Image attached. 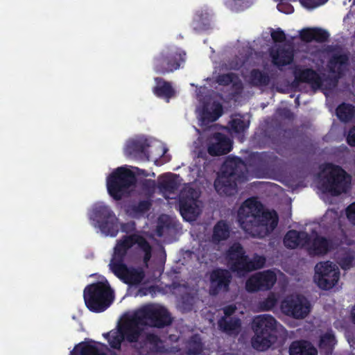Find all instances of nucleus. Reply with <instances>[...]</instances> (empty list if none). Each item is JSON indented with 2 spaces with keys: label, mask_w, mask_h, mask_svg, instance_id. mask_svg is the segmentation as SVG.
<instances>
[{
  "label": "nucleus",
  "mask_w": 355,
  "mask_h": 355,
  "mask_svg": "<svg viewBox=\"0 0 355 355\" xmlns=\"http://www.w3.org/2000/svg\"><path fill=\"white\" fill-rule=\"evenodd\" d=\"M135 245L144 252L143 262L148 267L153 248L146 239L138 233L123 236L117 241L109 263L110 271L123 283L132 286L139 285L145 277L142 268L128 267L125 263L128 250Z\"/></svg>",
  "instance_id": "obj_1"
},
{
  "label": "nucleus",
  "mask_w": 355,
  "mask_h": 355,
  "mask_svg": "<svg viewBox=\"0 0 355 355\" xmlns=\"http://www.w3.org/2000/svg\"><path fill=\"white\" fill-rule=\"evenodd\" d=\"M237 220L247 234L263 239L276 229L279 216L275 210L266 209L256 198H249L239 208Z\"/></svg>",
  "instance_id": "obj_2"
},
{
  "label": "nucleus",
  "mask_w": 355,
  "mask_h": 355,
  "mask_svg": "<svg viewBox=\"0 0 355 355\" xmlns=\"http://www.w3.org/2000/svg\"><path fill=\"white\" fill-rule=\"evenodd\" d=\"M324 54L329 56L327 67L331 73V77L324 78V75L322 77L311 69H298L295 71V79L309 83L314 89L319 88L327 89L335 87L337 78L347 69L349 55L342 49L330 46L317 52V55L320 58Z\"/></svg>",
  "instance_id": "obj_3"
},
{
  "label": "nucleus",
  "mask_w": 355,
  "mask_h": 355,
  "mask_svg": "<svg viewBox=\"0 0 355 355\" xmlns=\"http://www.w3.org/2000/svg\"><path fill=\"white\" fill-rule=\"evenodd\" d=\"M246 180L245 164L241 158L236 157L225 161L214 186L220 196H232L237 192V184Z\"/></svg>",
  "instance_id": "obj_4"
},
{
  "label": "nucleus",
  "mask_w": 355,
  "mask_h": 355,
  "mask_svg": "<svg viewBox=\"0 0 355 355\" xmlns=\"http://www.w3.org/2000/svg\"><path fill=\"white\" fill-rule=\"evenodd\" d=\"M228 269L238 277H245L250 272L264 267L265 257L254 254L250 258L243 246L239 242L231 244L224 254Z\"/></svg>",
  "instance_id": "obj_5"
},
{
  "label": "nucleus",
  "mask_w": 355,
  "mask_h": 355,
  "mask_svg": "<svg viewBox=\"0 0 355 355\" xmlns=\"http://www.w3.org/2000/svg\"><path fill=\"white\" fill-rule=\"evenodd\" d=\"M352 177L340 166L326 164L320 166L318 188L324 193L333 196L347 193L351 187Z\"/></svg>",
  "instance_id": "obj_6"
},
{
  "label": "nucleus",
  "mask_w": 355,
  "mask_h": 355,
  "mask_svg": "<svg viewBox=\"0 0 355 355\" xmlns=\"http://www.w3.org/2000/svg\"><path fill=\"white\" fill-rule=\"evenodd\" d=\"M267 134L272 148L280 155L286 156L288 151V107H279L276 110Z\"/></svg>",
  "instance_id": "obj_7"
},
{
  "label": "nucleus",
  "mask_w": 355,
  "mask_h": 355,
  "mask_svg": "<svg viewBox=\"0 0 355 355\" xmlns=\"http://www.w3.org/2000/svg\"><path fill=\"white\" fill-rule=\"evenodd\" d=\"M254 332L251 339L252 347L263 352L268 349L277 340V320L270 315L256 317L252 322Z\"/></svg>",
  "instance_id": "obj_8"
},
{
  "label": "nucleus",
  "mask_w": 355,
  "mask_h": 355,
  "mask_svg": "<svg viewBox=\"0 0 355 355\" xmlns=\"http://www.w3.org/2000/svg\"><path fill=\"white\" fill-rule=\"evenodd\" d=\"M83 298L85 306L90 311L101 313L112 304L114 295L107 282H96L85 288Z\"/></svg>",
  "instance_id": "obj_9"
},
{
  "label": "nucleus",
  "mask_w": 355,
  "mask_h": 355,
  "mask_svg": "<svg viewBox=\"0 0 355 355\" xmlns=\"http://www.w3.org/2000/svg\"><path fill=\"white\" fill-rule=\"evenodd\" d=\"M185 60L186 53L180 48L166 47L153 58V70L162 75L173 73L180 69Z\"/></svg>",
  "instance_id": "obj_10"
},
{
  "label": "nucleus",
  "mask_w": 355,
  "mask_h": 355,
  "mask_svg": "<svg viewBox=\"0 0 355 355\" xmlns=\"http://www.w3.org/2000/svg\"><path fill=\"white\" fill-rule=\"evenodd\" d=\"M136 181L135 174L131 170L124 166L118 167L107 178V192L113 199L120 200Z\"/></svg>",
  "instance_id": "obj_11"
},
{
  "label": "nucleus",
  "mask_w": 355,
  "mask_h": 355,
  "mask_svg": "<svg viewBox=\"0 0 355 355\" xmlns=\"http://www.w3.org/2000/svg\"><path fill=\"white\" fill-rule=\"evenodd\" d=\"M90 218L97 223L105 235L115 237L119 233V219L108 205L102 203L95 205Z\"/></svg>",
  "instance_id": "obj_12"
},
{
  "label": "nucleus",
  "mask_w": 355,
  "mask_h": 355,
  "mask_svg": "<svg viewBox=\"0 0 355 355\" xmlns=\"http://www.w3.org/2000/svg\"><path fill=\"white\" fill-rule=\"evenodd\" d=\"M137 311L146 327L164 328L171 324L173 322L169 311L162 306L147 304L138 309Z\"/></svg>",
  "instance_id": "obj_13"
},
{
  "label": "nucleus",
  "mask_w": 355,
  "mask_h": 355,
  "mask_svg": "<svg viewBox=\"0 0 355 355\" xmlns=\"http://www.w3.org/2000/svg\"><path fill=\"white\" fill-rule=\"evenodd\" d=\"M340 278L338 266L330 261H322L315 266L314 281L324 290L333 288Z\"/></svg>",
  "instance_id": "obj_14"
},
{
  "label": "nucleus",
  "mask_w": 355,
  "mask_h": 355,
  "mask_svg": "<svg viewBox=\"0 0 355 355\" xmlns=\"http://www.w3.org/2000/svg\"><path fill=\"white\" fill-rule=\"evenodd\" d=\"M277 281L276 274L270 270L258 272L251 275L245 282V289L249 293L270 290Z\"/></svg>",
  "instance_id": "obj_15"
},
{
  "label": "nucleus",
  "mask_w": 355,
  "mask_h": 355,
  "mask_svg": "<svg viewBox=\"0 0 355 355\" xmlns=\"http://www.w3.org/2000/svg\"><path fill=\"white\" fill-rule=\"evenodd\" d=\"M232 272L229 269L217 268L214 269L209 275V294L217 295L221 292L226 293L230 290L232 279Z\"/></svg>",
  "instance_id": "obj_16"
},
{
  "label": "nucleus",
  "mask_w": 355,
  "mask_h": 355,
  "mask_svg": "<svg viewBox=\"0 0 355 355\" xmlns=\"http://www.w3.org/2000/svg\"><path fill=\"white\" fill-rule=\"evenodd\" d=\"M144 327H146V323L142 320L137 311L120 326L125 340L130 343H135L139 341L144 331Z\"/></svg>",
  "instance_id": "obj_17"
},
{
  "label": "nucleus",
  "mask_w": 355,
  "mask_h": 355,
  "mask_svg": "<svg viewBox=\"0 0 355 355\" xmlns=\"http://www.w3.org/2000/svg\"><path fill=\"white\" fill-rule=\"evenodd\" d=\"M208 153L213 157L224 155L232 149V141L225 135L215 132L207 139Z\"/></svg>",
  "instance_id": "obj_18"
},
{
  "label": "nucleus",
  "mask_w": 355,
  "mask_h": 355,
  "mask_svg": "<svg viewBox=\"0 0 355 355\" xmlns=\"http://www.w3.org/2000/svg\"><path fill=\"white\" fill-rule=\"evenodd\" d=\"M311 311V304L302 295L293 294L290 296V314L295 319H304Z\"/></svg>",
  "instance_id": "obj_19"
},
{
  "label": "nucleus",
  "mask_w": 355,
  "mask_h": 355,
  "mask_svg": "<svg viewBox=\"0 0 355 355\" xmlns=\"http://www.w3.org/2000/svg\"><path fill=\"white\" fill-rule=\"evenodd\" d=\"M147 139L139 138L128 141L125 148L126 156L133 158H146L148 159L149 155L147 148L149 147Z\"/></svg>",
  "instance_id": "obj_20"
},
{
  "label": "nucleus",
  "mask_w": 355,
  "mask_h": 355,
  "mask_svg": "<svg viewBox=\"0 0 355 355\" xmlns=\"http://www.w3.org/2000/svg\"><path fill=\"white\" fill-rule=\"evenodd\" d=\"M155 86L153 88V94L158 98H164L166 102L175 95V91L171 83L160 77L154 78Z\"/></svg>",
  "instance_id": "obj_21"
},
{
  "label": "nucleus",
  "mask_w": 355,
  "mask_h": 355,
  "mask_svg": "<svg viewBox=\"0 0 355 355\" xmlns=\"http://www.w3.org/2000/svg\"><path fill=\"white\" fill-rule=\"evenodd\" d=\"M219 329L229 336H236L241 331V320L237 317H221L218 320Z\"/></svg>",
  "instance_id": "obj_22"
},
{
  "label": "nucleus",
  "mask_w": 355,
  "mask_h": 355,
  "mask_svg": "<svg viewBox=\"0 0 355 355\" xmlns=\"http://www.w3.org/2000/svg\"><path fill=\"white\" fill-rule=\"evenodd\" d=\"M178 175L168 173L162 175L158 178V188L162 192L173 193L178 189Z\"/></svg>",
  "instance_id": "obj_23"
},
{
  "label": "nucleus",
  "mask_w": 355,
  "mask_h": 355,
  "mask_svg": "<svg viewBox=\"0 0 355 355\" xmlns=\"http://www.w3.org/2000/svg\"><path fill=\"white\" fill-rule=\"evenodd\" d=\"M269 53L274 65L279 67L288 64V49L275 44L270 49Z\"/></svg>",
  "instance_id": "obj_24"
},
{
  "label": "nucleus",
  "mask_w": 355,
  "mask_h": 355,
  "mask_svg": "<svg viewBox=\"0 0 355 355\" xmlns=\"http://www.w3.org/2000/svg\"><path fill=\"white\" fill-rule=\"evenodd\" d=\"M329 248V242L322 236H316L308 243V251L311 255L325 254Z\"/></svg>",
  "instance_id": "obj_25"
},
{
  "label": "nucleus",
  "mask_w": 355,
  "mask_h": 355,
  "mask_svg": "<svg viewBox=\"0 0 355 355\" xmlns=\"http://www.w3.org/2000/svg\"><path fill=\"white\" fill-rule=\"evenodd\" d=\"M329 36L327 31L318 28H307L300 31V37L302 40L311 42L316 40L318 42L325 41Z\"/></svg>",
  "instance_id": "obj_26"
},
{
  "label": "nucleus",
  "mask_w": 355,
  "mask_h": 355,
  "mask_svg": "<svg viewBox=\"0 0 355 355\" xmlns=\"http://www.w3.org/2000/svg\"><path fill=\"white\" fill-rule=\"evenodd\" d=\"M290 355H318V351L310 343L297 341L290 346Z\"/></svg>",
  "instance_id": "obj_27"
},
{
  "label": "nucleus",
  "mask_w": 355,
  "mask_h": 355,
  "mask_svg": "<svg viewBox=\"0 0 355 355\" xmlns=\"http://www.w3.org/2000/svg\"><path fill=\"white\" fill-rule=\"evenodd\" d=\"M269 75L259 69H253L249 74L248 83L253 87H266L270 83Z\"/></svg>",
  "instance_id": "obj_28"
},
{
  "label": "nucleus",
  "mask_w": 355,
  "mask_h": 355,
  "mask_svg": "<svg viewBox=\"0 0 355 355\" xmlns=\"http://www.w3.org/2000/svg\"><path fill=\"white\" fill-rule=\"evenodd\" d=\"M230 227L224 220H219L214 227L212 239L215 242H220L230 236Z\"/></svg>",
  "instance_id": "obj_29"
},
{
  "label": "nucleus",
  "mask_w": 355,
  "mask_h": 355,
  "mask_svg": "<svg viewBox=\"0 0 355 355\" xmlns=\"http://www.w3.org/2000/svg\"><path fill=\"white\" fill-rule=\"evenodd\" d=\"M180 211L182 217L188 220H192L198 216L197 205L193 201L181 200L180 202Z\"/></svg>",
  "instance_id": "obj_30"
},
{
  "label": "nucleus",
  "mask_w": 355,
  "mask_h": 355,
  "mask_svg": "<svg viewBox=\"0 0 355 355\" xmlns=\"http://www.w3.org/2000/svg\"><path fill=\"white\" fill-rule=\"evenodd\" d=\"M103 336L107 340L110 346L114 349H120L122 342L125 340L120 327L116 331L112 330L104 334Z\"/></svg>",
  "instance_id": "obj_31"
},
{
  "label": "nucleus",
  "mask_w": 355,
  "mask_h": 355,
  "mask_svg": "<svg viewBox=\"0 0 355 355\" xmlns=\"http://www.w3.org/2000/svg\"><path fill=\"white\" fill-rule=\"evenodd\" d=\"M216 82L218 85L223 86H227L232 83L233 86L238 89H241L243 88L238 75L232 72L218 75Z\"/></svg>",
  "instance_id": "obj_32"
},
{
  "label": "nucleus",
  "mask_w": 355,
  "mask_h": 355,
  "mask_svg": "<svg viewBox=\"0 0 355 355\" xmlns=\"http://www.w3.org/2000/svg\"><path fill=\"white\" fill-rule=\"evenodd\" d=\"M204 344L199 334L192 335L187 341V348L188 354L199 355L203 350Z\"/></svg>",
  "instance_id": "obj_33"
},
{
  "label": "nucleus",
  "mask_w": 355,
  "mask_h": 355,
  "mask_svg": "<svg viewBox=\"0 0 355 355\" xmlns=\"http://www.w3.org/2000/svg\"><path fill=\"white\" fill-rule=\"evenodd\" d=\"M74 351H78L80 355H106L101 352L96 346L86 343H80L76 345L71 355L74 354Z\"/></svg>",
  "instance_id": "obj_34"
},
{
  "label": "nucleus",
  "mask_w": 355,
  "mask_h": 355,
  "mask_svg": "<svg viewBox=\"0 0 355 355\" xmlns=\"http://www.w3.org/2000/svg\"><path fill=\"white\" fill-rule=\"evenodd\" d=\"M335 344L334 335L331 332H327L321 336L319 346L327 355H330Z\"/></svg>",
  "instance_id": "obj_35"
},
{
  "label": "nucleus",
  "mask_w": 355,
  "mask_h": 355,
  "mask_svg": "<svg viewBox=\"0 0 355 355\" xmlns=\"http://www.w3.org/2000/svg\"><path fill=\"white\" fill-rule=\"evenodd\" d=\"M144 343V344L150 345V349L153 352H161L162 351V341L161 338L155 334H146Z\"/></svg>",
  "instance_id": "obj_36"
},
{
  "label": "nucleus",
  "mask_w": 355,
  "mask_h": 355,
  "mask_svg": "<svg viewBox=\"0 0 355 355\" xmlns=\"http://www.w3.org/2000/svg\"><path fill=\"white\" fill-rule=\"evenodd\" d=\"M307 242V234L290 230V248L303 246Z\"/></svg>",
  "instance_id": "obj_37"
},
{
  "label": "nucleus",
  "mask_w": 355,
  "mask_h": 355,
  "mask_svg": "<svg viewBox=\"0 0 355 355\" xmlns=\"http://www.w3.org/2000/svg\"><path fill=\"white\" fill-rule=\"evenodd\" d=\"M354 114V107L349 104H342L336 110L338 117L343 121H349L353 117Z\"/></svg>",
  "instance_id": "obj_38"
},
{
  "label": "nucleus",
  "mask_w": 355,
  "mask_h": 355,
  "mask_svg": "<svg viewBox=\"0 0 355 355\" xmlns=\"http://www.w3.org/2000/svg\"><path fill=\"white\" fill-rule=\"evenodd\" d=\"M194 22L197 23L195 28L200 30H206L209 26V19L208 13H203L202 11L198 12L194 19Z\"/></svg>",
  "instance_id": "obj_39"
},
{
  "label": "nucleus",
  "mask_w": 355,
  "mask_h": 355,
  "mask_svg": "<svg viewBox=\"0 0 355 355\" xmlns=\"http://www.w3.org/2000/svg\"><path fill=\"white\" fill-rule=\"evenodd\" d=\"M230 129L236 133L243 132L248 125H246L244 120L241 118L232 119L228 123Z\"/></svg>",
  "instance_id": "obj_40"
},
{
  "label": "nucleus",
  "mask_w": 355,
  "mask_h": 355,
  "mask_svg": "<svg viewBox=\"0 0 355 355\" xmlns=\"http://www.w3.org/2000/svg\"><path fill=\"white\" fill-rule=\"evenodd\" d=\"M152 206L150 200H140L137 204L132 206V210L136 214H144L149 211Z\"/></svg>",
  "instance_id": "obj_41"
},
{
  "label": "nucleus",
  "mask_w": 355,
  "mask_h": 355,
  "mask_svg": "<svg viewBox=\"0 0 355 355\" xmlns=\"http://www.w3.org/2000/svg\"><path fill=\"white\" fill-rule=\"evenodd\" d=\"M269 31L271 38L275 43H280L286 40V34L280 28L277 29L269 28Z\"/></svg>",
  "instance_id": "obj_42"
},
{
  "label": "nucleus",
  "mask_w": 355,
  "mask_h": 355,
  "mask_svg": "<svg viewBox=\"0 0 355 355\" xmlns=\"http://www.w3.org/2000/svg\"><path fill=\"white\" fill-rule=\"evenodd\" d=\"M276 304L277 299L273 295H271L259 302V307L262 311H269L272 309Z\"/></svg>",
  "instance_id": "obj_43"
},
{
  "label": "nucleus",
  "mask_w": 355,
  "mask_h": 355,
  "mask_svg": "<svg viewBox=\"0 0 355 355\" xmlns=\"http://www.w3.org/2000/svg\"><path fill=\"white\" fill-rule=\"evenodd\" d=\"M245 0H225V5L232 10H243L242 4Z\"/></svg>",
  "instance_id": "obj_44"
},
{
  "label": "nucleus",
  "mask_w": 355,
  "mask_h": 355,
  "mask_svg": "<svg viewBox=\"0 0 355 355\" xmlns=\"http://www.w3.org/2000/svg\"><path fill=\"white\" fill-rule=\"evenodd\" d=\"M214 115L211 111H209L207 109H203L201 116V120L202 123L208 124L211 122H214L216 120H214Z\"/></svg>",
  "instance_id": "obj_45"
},
{
  "label": "nucleus",
  "mask_w": 355,
  "mask_h": 355,
  "mask_svg": "<svg viewBox=\"0 0 355 355\" xmlns=\"http://www.w3.org/2000/svg\"><path fill=\"white\" fill-rule=\"evenodd\" d=\"M348 220L355 225V202L351 204L346 209Z\"/></svg>",
  "instance_id": "obj_46"
},
{
  "label": "nucleus",
  "mask_w": 355,
  "mask_h": 355,
  "mask_svg": "<svg viewBox=\"0 0 355 355\" xmlns=\"http://www.w3.org/2000/svg\"><path fill=\"white\" fill-rule=\"evenodd\" d=\"M275 1H279L277 8L279 11L288 14V0H275Z\"/></svg>",
  "instance_id": "obj_47"
},
{
  "label": "nucleus",
  "mask_w": 355,
  "mask_h": 355,
  "mask_svg": "<svg viewBox=\"0 0 355 355\" xmlns=\"http://www.w3.org/2000/svg\"><path fill=\"white\" fill-rule=\"evenodd\" d=\"M211 112L214 116L213 119L217 120L223 113L222 105L220 103L214 104Z\"/></svg>",
  "instance_id": "obj_48"
},
{
  "label": "nucleus",
  "mask_w": 355,
  "mask_h": 355,
  "mask_svg": "<svg viewBox=\"0 0 355 355\" xmlns=\"http://www.w3.org/2000/svg\"><path fill=\"white\" fill-rule=\"evenodd\" d=\"M236 310V306L234 304H230L227 306H225L223 309V313L224 316L227 318H232L231 315H232Z\"/></svg>",
  "instance_id": "obj_49"
},
{
  "label": "nucleus",
  "mask_w": 355,
  "mask_h": 355,
  "mask_svg": "<svg viewBox=\"0 0 355 355\" xmlns=\"http://www.w3.org/2000/svg\"><path fill=\"white\" fill-rule=\"evenodd\" d=\"M135 230V224L134 222L122 223L121 225V230L125 233H130Z\"/></svg>",
  "instance_id": "obj_50"
},
{
  "label": "nucleus",
  "mask_w": 355,
  "mask_h": 355,
  "mask_svg": "<svg viewBox=\"0 0 355 355\" xmlns=\"http://www.w3.org/2000/svg\"><path fill=\"white\" fill-rule=\"evenodd\" d=\"M352 257L350 256H347L343 259H342L340 261V265L343 269L347 270L350 268L352 263Z\"/></svg>",
  "instance_id": "obj_51"
},
{
  "label": "nucleus",
  "mask_w": 355,
  "mask_h": 355,
  "mask_svg": "<svg viewBox=\"0 0 355 355\" xmlns=\"http://www.w3.org/2000/svg\"><path fill=\"white\" fill-rule=\"evenodd\" d=\"M347 141L349 146H355V126L349 130Z\"/></svg>",
  "instance_id": "obj_52"
},
{
  "label": "nucleus",
  "mask_w": 355,
  "mask_h": 355,
  "mask_svg": "<svg viewBox=\"0 0 355 355\" xmlns=\"http://www.w3.org/2000/svg\"><path fill=\"white\" fill-rule=\"evenodd\" d=\"M143 187L146 189L153 191L156 187L155 181L153 180H145L143 183Z\"/></svg>",
  "instance_id": "obj_53"
},
{
  "label": "nucleus",
  "mask_w": 355,
  "mask_h": 355,
  "mask_svg": "<svg viewBox=\"0 0 355 355\" xmlns=\"http://www.w3.org/2000/svg\"><path fill=\"white\" fill-rule=\"evenodd\" d=\"M282 309L286 315H288V296L284 297L282 302Z\"/></svg>",
  "instance_id": "obj_54"
},
{
  "label": "nucleus",
  "mask_w": 355,
  "mask_h": 355,
  "mask_svg": "<svg viewBox=\"0 0 355 355\" xmlns=\"http://www.w3.org/2000/svg\"><path fill=\"white\" fill-rule=\"evenodd\" d=\"M283 243L285 248H288V232L284 234L283 238Z\"/></svg>",
  "instance_id": "obj_55"
},
{
  "label": "nucleus",
  "mask_w": 355,
  "mask_h": 355,
  "mask_svg": "<svg viewBox=\"0 0 355 355\" xmlns=\"http://www.w3.org/2000/svg\"><path fill=\"white\" fill-rule=\"evenodd\" d=\"M352 317L354 322L355 323V306H354V308L352 310Z\"/></svg>",
  "instance_id": "obj_56"
},
{
  "label": "nucleus",
  "mask_w": 355,
  "mask_h": 355,
  "mask_svg": "<svg viewBox=\"0 0 355 355\" xmlns=\"http://www.w3.org/2000/svg\"><path fill=\"white\" fill-rule=\"evenodd\" d=\"M284 270H285V272H288V270H286V269H284Z\"/></svg>",
  "instance_id": "obj_57"
},
{
  "label": "nucleus",
  "mask_w": 355,
  "mask_h": 355,
  "mask_svg": "<svg viewBox=\"0 0 355 355\" xmlns=\"http://www.w3.org/2000/svg\"><path fill=\"white\" fill-rule=\"evenodd\" d=\"M292 11H293V10H289V12L291 13Z\"/></svg>",
  "instance_id": "obj_58"
}]
</instances>
